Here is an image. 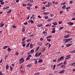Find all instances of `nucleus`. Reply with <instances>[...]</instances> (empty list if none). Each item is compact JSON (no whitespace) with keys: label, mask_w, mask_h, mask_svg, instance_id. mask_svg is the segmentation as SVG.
Masks as SVG:
<instances>
[{"label":"nucleus","mask_w":75,"mask_h":75,"mask_svg":"<svg viewBox=\"0 0 75 75\" xmlns=\"http://www.w3.org/2000/svg\"><path fill=\"white\" fill-rule=\"evenodd\" d=\"M71 66H75V63H72L71 65Z\"/></svg>","instance_id":"obj_30"},{"label":"nucleus","mask_w":75,"mask_h":75,"mask_svg":"<svg viewBox=\"0 0 75 75\" xmlns=\"http://www.w3.org/2000/svg\"><path fill=\"white\" fill-rule=\"evenodd\" d=\"M70 36V35H65L64 36V38H68Z\"/></svg>","instance_id":"obj_8"},{"label":"nucleus","mask_w":75,"mask_h":75,"mask_svg":"<svg viewBox=\"0 0 75 75\" xmlns=\"http://www.w3.org/2000/svg\"><path fill=\"white\" fill-rule=\"evenodd\" d=\"M31 24L34 23V22L32 20H30Z\"/></svg>","instance_id":"obj_38"},{"label":"nucleus","mask_w":75,"mask_h":75,"mask_svg":"<svg viewBox=\"0 0 75 75\" xmlns=\"http://www.w3.org/2000/svg\"><path fill=\"white\" fill-rule=\"evenodd\" d=\"M65 32L66 33H71V32L68 31V30L66 31Z\"/></svg>","instance_id":"obj_45"},{"label":"nucleus","mask_w":75,"mask_h":75,"mask_svg":"<svg viewBox=\"0 0 75 75\" xmlns=\"http://www.w3.org/2000/svg\"><path fill=\"white\" fill-rule=\"evenodd\" d=\"M19 61L20 62L19 63V64H22L23 62H24V58L22 57L19 60Z\"/></svg>","instance_id":"obj_2"},{"label":"nucleus","mask_w":75,"mask_h":75,"mask_svg":"<svg viewBox=\"0 0 75 75\" xmlns=\"http://www.w3.org/2000/svg\"><path fill=\"white\" fill-rule=\"evenodd\" d=\"M27 8L28 10H30V7L28 6L27 7Z\"/></svg>","instance_id":"obj_63"},{"label":"nucleus","mask_w":75,"mask_h":75,"mask_svg":"<svg viewBox=\"0 0 75 75\" xmlns=\"http://www.w3.org/2000/svg\"><path fill=\"white\" fill-rule=\"evenodd\" d=\"M13 28H16V26L15 25H13L12 26Z\"/></svg>","instance_id":"obj_34"},{"label":"nucleus","mask_w":75,"mask_h":75,"mask_svg":"<svg viewBox=\"0 0 75 75\" xmlns=\"http://www.w3.org/2000/svg\"><path fill=\"white\" fill-rule=\"evenodd\" d=\"M25 41H24L23 42H21V43H22V44H24V43H25Z\"/></svg>","instance_id":"obj_59"},{"label":"nucleus","mask_w":75,"mask_h":75,"mask_svg":"<svg viewBox=\"0 0 75 75\" xmlns=\"http://www.w3.org/2000/svg\"><path fill=\"white\" fill-rule=\"evenodd\" d=\"M8 55H6L4 59H5V60H6L7 59V58L8 57Z\"/></svg>","instance_id":"obj_24"},{"label":"nucleus","mask_w":75,"mask_h":75,"mask_svg":"<svg viewBox=\"0 0 75 75\" xmlns=\"http://www.w3.org/2000/svg\"><path fill=\"white\" fill-rule=\"evenodd\" d=\"M71 40H72V38H65L63 39V41L64 42H65V43H67V42H69V41H71Z\"/></svg>","instance_id":"obj_1"},{"label":"nucleus","mask_w":75,"mask_h":75,"mask_svg":"<svg viewBox=\"0 0 75 75\" xmlns=\"http://www.w3.org/2000/svg\"><path fill=\"white\" fill-rule=\"evenodd\" d=\"M43 61H42V59H40V60H39L38 62L39 63H41V62H42Z\"/></svg>","instance_id":"obj_23"},{"label":"nucleus","mask_w":75,"mask_h":75,"mask_svg":"<svg viewBox=\"0 0 75 75\" xmlns=\"http://www.w3.org/2000/svg\"><path fill=\"white\" fill-rule=\"evenodd\" d=\"M42 43L39 42L38 43V45H39L40 46H42Z\"/></svg>","instance_id":"obj_12"},{"label":"nucleus","mask_w":75,"mask_h":75,"mask_svg":"<svg viewBox=\"0 0 75 75\" xmlns=\"http://www.w3.org/2000/svg\"><path fill=\"white\" fill-rule=\"evenodd\" d=\"M21 72L22 74H24V71L23 70H21Z\"/></svg>","instance_id":"obj_42"},{"label":"nucleus","mask_w":75,"mask_h":75,"mask_svg":"<svg viewBox=\"0 0 75 75\" xmlns=\"http://www.w3.org/2000/svg\"><path fill=\"white\" fill-rule=\"evenodd\" d=\"M27 66L28 67V68H30V67H31V66H32V64H28Z\"/></svg>","instance_id":"obj_19"},{"label":"nucleus","mask_w":75,"mask_h":75,"mask_svg":"<svg viewBox=\"0 0 75 75\" xmlns=\"http://www.w3.org/2000/svg\"><path fill=\"white\" fill-rule=\"evenodd\" d=\"M49 44L50 43H46V44H45V46H47V45H48V44Z\"/></svg>","instance_id":"obj_57"},{"label":"nucleus","mask_w":75,"mask_h":75,"mask_svg":"<svg viewBox=\"0 0 75 75\" xmlns=\"http://www.w3.org/2000/svg\"><path fill=\"white\" fill-rule=\"evenodd\" d=\"M11 65L12 66V67H14V65H14V64H12V65Z\"/></svg>","instance_id":"obj_64"},{"label":"nucleus","mask_w":75,"mask_h":75,"mask_svg":"<svg viewBox=\"0 0 75 75\" xmlns=\"http://www.w3.org/2000/svg\"><path fill=\"white\" fill-rule=\"evenodd\" d=\"M39 48H40V46H38V47H37L36 49V51H38V50H39Z\"/></svg>","instance_id":"obj_40"},{"label":"nucleus","mask_w":75,"mask_h":75,"mask_svg":"<svg viewBox=\"0 0 75 75\" xmlns=\"http://www.w3.org/2000/svg\"><path fill=\"white\" fill-rule=\"evenodd\" d=\"M27 6H28L30 7H31V6H32V4H31L30 3H28V4H27Z\"/></svg>","instance_id":"obj_15"},{"label":"nucleus","mask_w":75,"mask_h":75,"mask_svg":"<svg viewBox=\"0 0 75 75\" xmlns=\"http://www.w3.org/2000/svg\"><path fill=\"white\" fill-rule=\"evenodd\" d=\"M52 20V19H48L47 20V21H51V20Z\"/></svg>","instance_id":"obj_50"},{"label":"nucleus","mask_w":75,"mask_h":75,"mask_svg":"<svg viewBox=\"0 0 75 75\" xmlns=\"http://www.w3.org/2000/svg\"><path fill=\"white\" fill-rule=\"evenodd\" d=\"M30 59V58L29 57H27V59H26V61H28L29 59Z\"/></svg>","instance_id":"obj_55"},{"label":"nucleus","mask_w":75,"mask_h":75,"mask_svg":"<svg viewBox=\"0 0 75 75\" xmlns=\"http://www.w3.org/2000/svg\"><path fill=\"white\" fill-rule=\"evenodd\" d=\"M29 45H30V43H28L26 45V47H28Z\"/></svg>","instance_id":"obj_46"},{"label":"nucleus","mask_w":75,"mask_h":75,"mask_svg":"<svg viewBox=\"0 0 75 75\" xmlns=\"http://www.w3.org/2000/svg\"><path fill=\"white\" fill-rule=\"evenodd\" d=\"M25 45H26V44H23L22 46H23V47H25Z\"/></svg>","instance_id":"obj_61"},{"label":"nucleus","mask_w":75,"mask_h":75,"mask_svg":"<svg viewBox=\"0 0 75 75\" xmlns=\"http://www.w3.org/2000/svg\"><path fill=\"white\" fill-rule=\"evenodd\" d=\"M47 41H49V42H50L51 41V40L50 39H48L47 40Z\"/></svg>","instance_id":"obj_35"},{"label":"nucleus","mask_w":75,"mask_h":75,"mask_svg":"<svg viewBox=\"0 0 75 75\" xmlns=\"http://www.w3.org/2000/svg\"><path fill=\"white\" fill-rule=\"evenodd\" d=\"M22 32H24V31H25V28H22L21 30Z\"/></svg>","instance_id":"obj_21"},{"label":"nucleus","mask_w":75,"mask_h":75,"mask_svg":"<svg viewBox=\"0 0 75 75\" xmlns=\"http://www.w3.org/2000/svg\"><path fill=\"white\" fill-rule=\"evenodd\" d=\"M64 65H65L66 64H67V61H65L64 63Z\"/></svg>","instance_id":"obj_54"},{"label":"nucleus","mask_w":75,"mask_h":75,"mask_svg":"<svg viewBox=\"0 0 75 75\" xmlns=\"http://www.w3.org/2000/svg\"><path fill=\"white\" fill-rule=\"evenodd\" d=\"M4 25V24H1V25H0L1 27H3Z\"/></svg>","instance_id":"obj_31"},{"label":"nucleus","mask_w":75,"mask_h":75,"mask_svg":"<svg viewBox=\"0 0 75 75\" xmlns=\"http://www.w3.org/2000/svg\"><path fill=\"white\" fill-rule=\"evenodd\" d=\"M30 52L31 53H33V52H34V50L32 49Z\"/></svg>","instance_id":"obj_26"},{"label":"nucleus","mask_w":75,"mask_h":75,"mask_svg":"<svg viewBox=\"0 0 75 75\" xmlns=\"http://www.w3.org/2000/svg\"><path fill=\"white\" fill-rule=\"evenodd\" d=\"M4 2H1V5H3V4H4Z\"/></svg>","instance_id":"obj_52"},{"label":"nucleus","mask_w":75,"mask_h":75,"mask_svg":"<svg viewBox=\"0 0 75 75\" xmlns=\"http://www.w3.org/2000/svg\"><path fill=\"white\" fill-rule=\"evenodd\" d=\"M40 74V72H38L34 74V75H38Z\"/></svg>","instance_id":"obj_29"},{"label":"nucleus","mask_w":75,"mask_h":75,"mask_svg":"<svg viewBox=\"0 0 75 75\" xmlns=\"http://www.w3.org/2000/svg\"><path fill=\"white\" fill-rule=\"evenodd\" d=\"M8 68H9V66H8V65H7L6 66V70L8 69Z\"/></svg>","instance_id":"obj_25"},{"label":"nucleus","mask_w":75,"mask_h":75,"mask_svg":"<svg viewBox=\"0 0 75 75\" xmlns=\"http://www.w3.org/2000/svg\"><path fill=\"white\" fill-rule=\"evenodd\" d=\"M55 33V30H53L52 32V33Z\"/></svg>","instance_id":"obj_56"},{"label":"nucleus","mask_w":75,"mask_h":75,"mask_svg":"<svg viewBox=\"0 0 75 75\" xmlns=\"http://www.w3.org/2000/svg\"><path fill=\"white\" fill-rule=\"evenodd\" d=\"M65 8H66V6H65V5H64L62 7V9H65Z\"/></svg>","instance_id":"obj_22"},{"label":"nucleus","mask_w":75,"mask_h":75,"mask_svg":"<svg viewBox=\"0 0 75 75\" xmlns=\"http://www.w3.org/2000/svg\"><path fill=\"white\" fill-rule=\"evenodd\" d=\"M25 37H24L22 39V41H24L25 40Z\"/></svg>","instance_id":"obj_37"},{"label":"nucleus","mask_w":75,"mask_h":75,"mask_svg":"<svg viewBox=\"0 0 75 75\" xmlns=\"http://www.w3.org/2000/svg\"><path fill=\"white\" fill-rule=\"evenodd\" d=\"M52 4L51 3H50V2H48V3L46 5H45V6L46 7H50V6H51V5Z\"/></svg>","instance_id":"obj_3"},{"label":"nucleus","mask_w":75,"mask_h":75,"mask_svg":"<svg viewBox=\"0 0 75 75\" xmlns=\"http://www.w3.org/2000/svg\"><path fill=\"white\" fill-rule=\"evenodd\" d=\"M41 52H39L38 53V57H39V56H40V55H41Z\"/></svg>","instance_id":"obj_53"},{"label":"nucleus","mask_w":75,"mask_h":75,"mask_svg":"<svg viewBox=\"0 0 75 75\" xmlns=\"http://www.w3.org/2000/svg\"><path fill=\"white\" fill-rule=\"evenodd\" d=\"M44 18H46V19H47V18H48V16H45Z\"/></svg>","instance_id":"obj_48"},{"label":"nucleus","mask_w":75,"mask_h":75,"mask_svg":"<svg viewBox=\"0 0 75 75\" xmlns=\"http://www.w3.org/2000/svg\"><path fill=\"white\" fill-rule=\"evenodd\" d=\"M35 64H36V65L37 64H38V62H37V61H35Z\"/></svg>","instance_id":"obj_43"},{"label":"nucleus","mask_w":75,"mask_h":75,"mask_svg":"<svg viewBox=\"0 0 75 75\" xmlns=\"http://www.w3.org/2000/svg\"><path fill=\"white\" fill-rule=\"evenodd\" d=\"M65 70H63L62 71H59V74H64V72H65Z\"/></svg>","instance_id":"obj_10"},{"label":"nucleus","mask_w":75,"mask_h":75,"mask_svg":"<svg viewBox=\"0 0 75 75\" xmlns=\"http://www.w3.org/2000/svg\"><path fill=\"white\" fill-rule=\"evenodd\" d=\"M10 69L11 71H13V67L11 66H10Z\"/></svg>","instance_id":"obj_41"},{"label":"nucleus","mask_w":75,"mask_h":75,"mask_svg":"<svg viewBox=\"0 0 75 75\" xmlns=\"http://www.w3.org/2000/svg\"><path fill=\"white\" fill-rule=\"evenodd\" d=\"M67 24L69 25H72L73 24H74V23L73 22H68L67 23Z\"/></svg>","instance_id":"obj_7"},{"label":"nucleus","mask_w":75,"mask_h":75,"mask_svg":"<svg viewBox=\"0 0 75 75\" xmlns=\"http://www.w3.org/2000/svg\"><path fill=\"white\" fill-rule=\"evenodd\" d=\"M44 39H43V38H41L40 39V40L41 41H43Z\"/></svg>","instance_id":"obj_49"},{"label":"nucleus","mask_w":75,"mask_h":75,"mask_svg":"<svg viewBox=\"0 0 75 75\" xmlns=\"http://www.w3.org/2000/svg\"><path fill=\"white\" fill-rule=\"evenodd\" d=\"M51 24H47L45 25L46 27H49V26H51Z\"/></svg>","instance_id":"obj_20"},{"label":"nucleus","mask_w":75,"mask_h":75,"mask_svg":"<svg viewBox=\"0 0 75 75\" xmlns=\"http://www.w3.org/2000/svg\"><path fill=\"white\" fill-rule=\"evenodd\" d=\"M60 67H61V68H62L63 69H64L66 67V66H65V65H62L60 66Z\"/></svg>","instance_id":"obj_9"},{"label":"nucleus","mask_w":75,"mask_h":75,"mask_svg":"<svg viewBox=\"0 0 75 75\" xmlns=\"http://www.w3.org/2000/svg\"><path fill=\"white\" fill-rule=\"evenodd\" d=\"M59 24H62V22L61 21H59L58 22Z\"/></svg>","instance_id":"obj_62"},{"label":"nucleus","mask_w":75,"mask_h":75,"mask_svg":"<svg viewBox=\"0 0 75 75\" xmlns=\"http://www.w3.org/2000/svg\"><path fill=\"white\" fill-rule=\"evenodd\" d=\"M69 3H70V4H72L73 3V1H70L69 2Z\"/></svg>","instance_id":"obj_58"},{"label":"nucleus","mask_w":75,"mask_h":75,"mask_svg":"<svg viewBox=\"0 0 75 75\" xmlns=\"http://www.w3.org/2000/svg\"><path fill=\"white\" fill-rule=\"evenodd\" d=\"M35 57H38V53L37 52L35 54Z\"/></svg>","instance_id":"obj_17"},{"label":"nucleus","mask_w":75,"mask_h":75,"mask_svg":"<svg viewBox=\"0 0 75 75\" xmlns=\"http://www.w3.org/2000/svg\"><path fill=\"white\" fill-rule=\"evenodd\" d=\"M70 58L71 55H68L65 58V59H69Z\"/></svg>","instance_id":"obj_5"},{"label":"nucleus","mask_w":75,"mask_h":75,"mask_svg":"<svg viewBox=\"0 0 75 75\" xmlns=\"http://www.w3.org/2000/svg\"><path fill=\"white\" fill-rule=\"evenodd\" d=\"M8 47V46H5L4 47H3V49H4V50H5V49H6V48H7Z\"/></svg>","instance_id":"obj_14"},{"label":"nucleus","mask_w":75,"mask_h":75,"mask_svg":"<svg viewBox=\"0 0 75 75\" xmlns=\"http://www.w3.org/2000/svg\"><path fill=\"white\" fill-rule=\"evenodd\" d=\"M30 48H33V45L31 43L30 45Z\"/></svg>","instance_id":"obj_28"},{"label":"nucleus","mask_w":75,"mask_h":75,"mask_svg":"<svg viewBox=\"0 0 75 75\" xmlns=\"http://www.w3.org/2000/svg\"><path fill=\"white\" fill-rule=\"evenodd\" d=\"M43 14L45 15H48L50 14V12H43Z\"/></svg>","instance_id":"obj_11"},{"label":"nucleus","mask_w":75,"mask_h":75,"mask_svg":"<svg viewBox=\"0 0 75 75\" xmlns=\"http://www.w3.org/2000/svg\"><path fill=\"white\" fill-rule=\"evenodd\" d=\"M43 33L46 36L47 35V33L45 32V31H43Z\"/></svg>","instance_id":"obj_16"},{"label":"nucleus","mask_w":75,"mask_h":75,"mask_svg":"<svg viewBox=\"0 0 75 75\" xmlns=\"http://www.w3.org/2000/svg\"><path fill=\"white\" fill-rule=\"evenodd\" d=\"M64 28V27H61L60 28H59L60 30H62V29H63Z\"/></svg>","instance_id":"obj_39"},{"label":"nucleus","mask_w":75,"mask_h":75,"mask_svg":"<svg viewBox=\"0 0 75 75\" xmlns=\"http://www.w3.org/2000/svg\"><path fill=\"white\" fill-rule=\"evenodd\" d=\"M53 61L54 62H57V60L56 59H53Z\"/></svg>","instance_id":"obj_44"},{"label":"nucleus","mask_w":75,"mask_h":75,"mask_svg":"<svg viewBox=\"0 0 75 75\" xmlns=\"http://www.w3.org/2000/svg\"><path fill=\"white\" fill-rule=\"evenodd\" d=\"M12 11V9H11L9 11L7 12V13H10L11 12V11Z\"/></svg>","instance_id":"obj_33"},{"label":"nucleus","mask_w":75,"mask_h":75,"mask_svg":"<svg viewBox=\"0 0 75 75\" xmlns=\"http://www.w3.org/2000/svg\"><path fill=\"white\" fill-rule=\"evenodd\" d=\"M52 24H54V25H57L58 24H57V22H52Z\"/></svg>","instance_id":"obj_13"},{"label":"nucleus","mask_w":75,"mask_h":75,"mask_svg":"<svg viewBox=\"0 0 75 75\" xmlns=\"http://www.w3.org/2000/svg\"><path fill=\"white\" fill-rule=\"evenodd\" d=\"M64 56H62L58 59V61L59 62L61 61H62V59H64Z\"/></svg>","instance_id":"obj_4"},{"label":"nucleus","mask_w":75,"mask_h":75,"mask_svg":"<svg viewBox=\"0 0 75 75\" xmlns=\"http://www.w3.org/2000/svg\"><path fill=\"white\" fill-rule=\"evenodd\" d=\"M71 8V7H67L66 8V10H68V9H70Z\"/></svg>","instance_id":"obj_51"},{"label":"nucleus","mask_w":75,"mask_h":75,"mask_svg":"<svg viewBox=\"0 0 75 75\" xmlns=\"http://www.w3.org/2000/svg\"><path fill=\"white\" fill-rule=\"evenodd\" d=\"M31 39H28V40H26L27 42H30V41H31Z\"/></svg>","instance_id":"obj_36"},{"label":"nucleus","mask_w":75,"mask_h":75,"mask_svg":"<svg viewBox=\"0 0 75 75\" xmlns=\"http://www.w3.org/2000/svg\"><path fill=\"white\" fill-rule=\"evenodd\" d=\"M72 45V43H69L67 44L66 46L67 47H70V46H71V45Z\"/></svg>","instance_id":"obj_6"},{"label":"nucleus","mask_w":75,"mask_h":75,"mask_svg":"<svg viewBox=\"0 0 75 75\" xmlns=\"http://www.w3.org/2000/svg\"><path fill=\"white\" fill-rule=\"evenodd\" d=\"M30 2H31V3H34V1H33V0H30Z\"/></svg>","instance_id":"obj_60"},{"label":"nucleus","mask_w":75,"mask_h":75,"mask_svg":"<svg viewBox=\"0 0 75 75\" xmlns=\"http://www.w3.org/2000/svg\"><path fill=\"white\" fill-rule=\"evenodd\" d=\"M62 64H63V63H60V64H59L57 65V67H59V66H60V65H62Z\"/></svg>","instance_id":"obj_32"},{"label":"nucleus","mask_w":75,"mask_h":75,"mask_svg":"<svg viewBox=\"0 0 75 75\" xmlns=\"http://www.w3.org/2000/svg\"><path fill=\"white\" fill-rule=\"evenodd\" d=\"M8 51H9V52H10V51H11V49H10V48H8Z\"/></svg>","instance_id":"obj_27"},{"label":"nucleus","mask_w":75,"mask_h":75,"mask_svg":"<svg viewBox=\"0 0 75 75\" xmlns=\"http://www.w3.org/2000/svg\"><path fill=\"white\" fill-rule=\"evenodd\" d=\"M55 67H56V66L55 65H54L53 66V70L55 68Z\"/></svg>","instance_id":"obj_47"},{"label":"nucleus","mask_w":75,"mask_h":75,"mask_svg":"<svg viewBox=\"0 0 75 75\" xmlns=\"http://www.w3.org/2000/svg\"><path fill=\"white\" fill-rule=\"evenodd\" d=\"M43 25L42 24H40V25H37V26L38 27H42Z\"/></svg>","instance_id":"obj_18"}]
</instances>
